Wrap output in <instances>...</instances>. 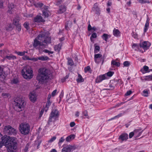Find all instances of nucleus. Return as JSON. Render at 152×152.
<instances>
[{"mask_svg":"<svg viewBox=\"0 0 152 152\" xmlns=\"http://www.w3.org/2000/svg\"><path fill=\"white\" fill-rule=\"evenodd\" d=\"M2 96H6L8 97V96H9V94H7V93L2 94Z\"/></svg>","mask_w":152,"mask_h":152,"instance_id":"obj_62","label":"nucleus"},{"mask_svg":"<svg viewBox=\"0 0 152 152\" xmlns=\"http://www.w3.org/2000/svg\"><path fill=\"white\" fill-rule=\"evenodd\" d=\"M17 143L15 142L10 141L7 145V152H17Z\"/></svg>","mask_w":152,"mask_h":152,"instance_id":"obj_6","label":"nucleus"},{"mask_svg":"<svg viewBox=\"0 0 152 152\" xmlns=\"http://www.w3.org/2000/svg\"><path fill=\"white\" fill-rule=\"evenodd\" d=\"M92 30V27L90 24H89L88 26V30L90 31Z\"/></svg>","mask_w":152,"mask_h":152,"instance_id":"obj_57","label":"nucleus"},{"mask_svg":"<svg viewBox=\"0 0 152 152\" xmlns=\"http://www.w3.org/2000/svg\"><path fill=\"white\" fill-rule=\"evenodd\" d=\"M94 60L96 63H99L100 61L98 60V59H100L101 61H102L103 63L104 61V59L103 58H102V55L98 53L95 54L94 56Z\"/></svg>","mask_w":152,"mask_h":152,"instance_id":"obj_13","label":"nucleus"},{"mask_svg":"<svg viewBox=\"0 0 152 152\" xmlns=\"http://www.w3.org/2000/svg\"><path fill=\"white\" fill-rule=\"evenodd\" d=\"M5 53H6L5 51H4V50H1L0 51V55H1V57H4V55Z\"/></svg>","mask_w":152,"mask_h":152,"instance_id":"obj_48","label":"nucleus"},{"mask_svg":"<svg viewBox=\"0 0 152 152\" xmlns=\"http://www.w3.org/2000/svg\"><path fill=\"white\" fill-rule=\"evenodd\" d=\"M6 78V76L3 72L0 73V80L1 81L4 80Z\"/></svg>","mask_w":152,"mask_h":152,"instance_id":"obj_32","label":"nucleus"},{"mask_svg":"<svg viewBox=\"0 0 152 152\" xmlns=\"http://www.w3.org/2000/svg\"><path fill=\"white\" fill-rule=\"evenodd\" d=\"M106 74H104L102 75H100L97 77L96 80V82L97 83H99L101 82L103 80L107 79Z\"/></svg>","mask_w":152,"mask_h":152,"instance_id":"obj_14","label":"nucleus"},{"mask_svg":"<svg viewBox=\"0 0 152 152\" xmlns=\"http://www.w3.org/2000/svg\"><path fill=\"white\" fill-rule=\"evenodd\" d=\"M14 109L17 111L20 112L23 109L26 105L25 101L22 98L17 97L14 100Z\"/></svg>","mask_w":152,"mask_h":152,"instance_id":"obj_3","label":"nucleus"},{"mask_svg":"<svg viewBox=\"0 0 152 152\" xmlns=\"http://www.w3.org/2000/svg\"><path fill=\"white\" fill-rule=\"evenodd\" d=\"M19 18L18 16L15 17L13 20V24L16 26L17 29L18 31H20L21 30V25L19 23Z\"/></svg>","mask_w":152,"mask_h":152,"instance_id":"obj_9","label":"nucleus"},{"mask_svg":"<svg viewBox=\"0 0 152 152\" xmlns=\"http://www.w3.org/2000/svg\"><path fill=\"white\" fill-rule=\"evenodd\" d=\"M43 52L46 53H48V54H53V52L50 51L47 49L44 50Z\"/></svg>","mask_w":152,"mask_h":152,"instance_id":"obj_44","label":"nucleus"},{"mask_svg":"<svg viewBox=\"0 0 152 152\" xmlns=\"http://www.w3.org/2000/svg\"><path fill=\"white\" fill-rule=\"evenodd\" d=\"M68 23H66L65 25V28L66 29H67V30H68V29L69 28V27L68 26Z\"/></svg>","mask_w":152,"mask_h":152,"instance_id":"obj_60","label":"nucleus"},{"mask_svg":"<svg viewBox=\"0 0 152 152\" xmlns=\"http://www.w3.org/2000/svg\"><path fill=\"white\" fill-rule=\"evenodd\" d=\"M68 64L70 66L73 65L74 63L72 60L70 58H68Z\"/></svg>","mask_w":152,"mask_h":152,"instance_id":"obj_39","label":"nucleus"},{"mask_svg":"<svg viewBox=\"0 0 152 152\" xmlns=\"http://www.w3.org/2000/svg\"><path fill=\"white\" fill-rule=\"evenodd\" d=\"M69 75H66L64 78V79L63 80L62 82H63L64 81L66 80V79L68 78L69 77Z\"/></svg>","mask_w":152,"mask_h":152,"instance_id":"obj_61","label":"nucleus"},{"mask_svg":"<svg viewBox=\"0 0 152 152\" xmlns=\"http://www.w3.org/2000/svg\"><path fill=\"white\" fill-rule=\"evenodd\" d=\"M23 59H27V60H30V59L29 58V57L27 56H25L24 57H23Z\"/></svg>","mask_w":152,"mask_h":152,"instance_id":"obj_63","label":"nucleus"},{"mask_svg":"<svg viewBox=\"0 0 152 152\" xmlns=\"http://www.w3.org/2000/svg\"><path fill=\"white\" fill-rule=\"evenodd\" d=\"M148 67L147 66H144L142 69H141L140 71L143 73H144V71L145 72H147L148 70Z\"/></svg>","mask_w":152,"mask_h":152,"instance_id":"obj_34","label":"nucleus"},{"mask_svg":"<svg viewBox=\"0 0 152 152\" xmlns=\"http://www.w3.org/2000/svg\"><path fill=\"white\" fill-rule=\"evenodd\" d=\"M128 138V134L126 133L121 134L119 137L118 139L122 140V141H126Z\"/></svg>","mask_w":152,"mask_h":152,"instance_id":"obj_17","label":"nucleus"},{"mask_svg":"<svg viewBox=\"0 0 152 152\" xmlns=\"http://www.w3.org/2000/svg\"><path fill=\"white\" fill-rule=\"evenodd\" d=\"M33 72L31 68L28 66L23 67L21 70L22 75L26 79H30L32 78L33 76Z\"/></svg>","mask_w":152,"mask_h":152,"instance_id":"obj_4","label":"nucleus"},{"mask_svg":"<svg viewBox=\"0 0 152 152\" xmlns=\"http://www.w3.org/2000/svg\"><path fill=\"white\" fill-rule=\"evenodd\" d=\"M149 92V90L146 89L142 91V95L145 97H148V94Z\"/></svg>","mask_w":152,"mask_h":152,"instance_id":"obj_29","label":"nucleus"},{"mask_svg":"<svg viewBox=\"0 0 152 152\" xmlns=\"http://www.w3.org/2000/svg\"><path fill=\"white\" fill-rule=\"evenodd\" d=\"M25 53V52L24 51L23 52H17V54L20 56H23L24 55Z\"/></svg>","mask_w":152,"mask_h":152,"instance_id":"obj_46","label":"nucleus"},{"mask_svg":"<svg viewBox=\"0 0 152 152\" xmlns=\"http://www.w3.org/2000/svg\"><path fill=\"white\" fill-rule=\"evenodd\" d=\"M48 33L44 32L38 35L34 40L33 46L36 48L39 46V47L45 46L46 44L51 43V38L49 37Z\"/></svg>","mask_w":152,"mask_h":152,"instance_id":"obj_1","label":"nucleus"},{"mask_svg":"<svg viewBox=\"0 0 152 152\" xmlns=\"http://www.w3.org/2000/svg\"><path fill=\"white\" fill-rule=\"evenodd\" d=\"M54 117L52 116V115H50V117L48 119V124H49V123L51 122L52 121V118H53Z\"/></svg>","mask_w":152,"mask_h":152,"instance_id":"obj_51","label":"nucleus"},{"mask_svg":"<svg viewBox=\"0 0 152 152\" xmlns=\"http://www.w3.org/2000/svg\"><path fill=\"white\" fill-rule=\"evenodd\" d=\"M83 114L84 116H85L86 117H87V118H88V119L89 118V117L88 116V112L86 110L83 113Z\"/></svg>","mask_w":152,"mask_h":152,"instance_id":"obj_43","label":"nucleus"},{"mask_svg":"<svg viewBox=\"0 0 152 152\" xmlns=\"http://www.w3.org/2000/svg\"><path fill=\"white\" fill-rule=\"evenodd\" d=\"M15 6L14 4L12 3L9 4L8 6V12L10 13H12V10L14 8Z\"/></svg>","mask_w":152,"mask_h":152,"instance_id":"obj_22","label":"nucleus"},{"mask_svg":"<svg viewBox=\"0 0 152 152\" xmlns=\"http://www.w3.org/2000/svg\"><path fill=\"white\" fill-rule=\"evenodd\" d=\"M66 7L65 6L61 5L59 7V9L58 11V12L59 14H61L66 11Z\"/></svg>","mask_w":152,"mask_h":152,"instance_id":"obj_19","label":"nucleus"},{"mask_svg":"<svg viewBox=\"0 0 152 152\" xmlns=\"http://www.w3.org/2000/svg\"><path fill=\"white\" fill-rule=\"evenodd\" d=\"M132 48H133L135 49V50H136L138 48V45L137 44H133L132 46Z\"/></svg>","mask_w":152,"mask_h":152,"instance_id":"obj_45","label":"nucleus"},{"mask_svg":"<svg viewBox=\"0 0 152 152\" xmlns=\"http://www.w3.org/2000/svg\"><path fill=\"white\" fill-rule=\"evenodd\" d=\"M50 115H52L53 117H58V112L56 109H53L51 112L50 113Z\"/></svg>","mask_w":152,"mask_h":152,"instance_id":"obj_20","label":"nucleus"},{"mask_svg":"<svg viewBox=\"0 0 152 152\" xmlns=\"http://www.w3.org/2000/svg\"><path fill=\"white\" fill-rule=\"evenodd\" d=\"M75 123L74 122H72L70 124V126L71 127H73L75 125Z\"/></svg>","mask_w":152,"mask_h":152,"instance_id":"obj_54","label":"nucleus"},{"mask_svg":"<svg viewBox=\"0 0 152 152\" xmlns=\"http://www.w3.org/2000/svg\"><path fill=\"white\" fill-rule=\"evenodd\" d=\"M109 37H110V36H109V35L106 34H103L102 36V38L106 41H107Z\"/></svg>","mask_w":152,"mask_h":152,"instance_id":"obj_30","label":"nucleus"},{"mask_svg":"<svg viewBox=\"0 0 152 152\" xmlns=\"http://www.w3.org/2000/svg\"><path fill=\"white\" fill-rule=\"evenodd\" d=\"M43 12V15L45 17H48V16L49 14L48 13V12L45 11H42Z\"/></svg>","mask_w":152,"mask_h":152,"instance_id":"obj_40","label":"nucleus"},{"mask_svg":"<svg viewBox=\"0 0 152 152\" xmlns=\"http://www.w3.org/2000/svg\"><path fill=\"white\" fill-rule=\"evenodd\" d=\"M111 64L112 65L115 66H119L120 65V64L119 62H116L114 60L112 61Z\"/></svg>","mask_w":152,"mask_h":152,"instance_id":"obj_28","label":"nucleus"},{"mask_svg":"<svg viewBox=\"0 0 152 152\" xmlns=\"http://www.w3.org/2000/svg\"><path fill=\"white\" fill-rule=\"evenodd\" d=\"M76 80L78 83H81L83 82L84 81V80L82 76L80 74H78V78Z\"/></svg>","mask_w":152,"mask_h":152,"instance_id":"obj_25","label":"nucleus"},{"mask_svg":"<svg viewBox=\"0 0 152 152\" xmlns=\"http://www.w3.org/2000/svg\"><path fill=\"white\" fill-rule=\"evenodd\" d=\"M29 96L30 100L33 102H35L37 99V95L36 93L34 92H31Z\"/></svg>","mask_w":152,"mask_h":152,"instance_id":"obj_15","label":"nucleus"},{"mask_svg":"<svg viewBox=\"0 0 152 152\" xmlns=\"http://www.w3.org/2000/svg\"><path fill=\"white\" fill-rule=\"evenodd\" d=\"M113 34L115 37H118L120 36V32L118 29L114 28L113 32Z\"/></svg>","mask_w":152,"mask_h":152,"instance_id":"obj_24","label":"nucleus"},{"mask_svg":"<svg viewBox=\"0 0 152 152\" xmlns=\"http://www.w3.org/2000/svg\"><path fill=\"white\" fill-rule=\"evenodd\" d=\"M51 104V102L50 101H48V102L46 104V107H45L44 110L45 112H47L48 110V108L50 106Z\"/></svg>","mask_w":152,"mask_h":152,"instance_id":"obj_31","label":"nucleus"},{"mask_svg":"<svg viewBox=\"0 0 152 152\" xmlns=\"http://www.w3.org/2000/svg\"><path fill=\"white\" fill-rule=\"evenodd\" d=\"M64 147L61 150V152H70L73 151L76 148V147L75 145H67Z\"/></svg>","mask_w":152,"mask_h":152,"instance_id":"obj_8","label":"nucleus"},{"mask_svg":"<svg viewBox=\"0 0 152 152\" xmlns=\"http://www.w3.org/2000/svg\"><path fill=\"white\" fill-rule=\"evenodd\" d=\"M124 65L125 66H128L130 65L129 62L128 61H125L124 62Z\"/></svg>","mask_w":152,"mask_h":152,"instance_id":"obj_41","label":"nucleus"},{"mask_svg":"<svg viewBox=\"0 0 152 152\" xmlns=\"http://www.w3.org/2000/svg\"><path fill=\"white\" fill-rule=\"evenodd\" d=\"M114 72H111V71H110L108 72L106 74H105L106 75V76H107V77L108 78V77H111L114 74Z\"/></svg>","mask_w":152,"mask_h":152,"instance_id":"obj_36","label":"nucleus"},{"mask_svg":"<svg viewBox=\"0 0 152 152\" xmlns=\"http://www.w3.org/2000/svg\"><path fill=\"white\" fill-rule=\"evenodd\" d=\"M4 132L6 134L9 135H15L17 133L16 129L10 125L6 126L4 127Z\"/></svg>","mask_w":152,"mask_h":152,"instance_id":"obj_7","label":"nucleus"},{"mask_svg":"<svg viewBox=\"0 0 152 152\" xmlns=\"http://www.w3.org/2000/svg\"><path fill=\"white\" fill-rule=\"evenodd\" d=\"M56 137L55 136H53L52 138H51L50 140L48 141L49 142H51L53 141L54 140H56Z\"/></svg>","mask_w":152,"mask_h":152,"instance_id":"obj_47","label":"nucleus"},{"mask_svg":"<svg viewBox=\"0 0 152 152\" xmlns=\"http://www.w3.org/2000/svg\"><path fill=\"white\" fill-rule=\"evenodd\" d=\"M49 75L50 72L48 69L45 68L39 69L37 79L39 81V82L43 83L45 80L49 79Z\"/></svg>","mask_w":152,"mask_h":152,"instance_id":"obj_2","label":"nucleus"},{"mask_svg":"<svg viewBox=\"0 0 152 152\" xmlns=\"http://www.w3.org/2000/svg\"><path fill=\"white\" fill-rule=\"evenodd\" d=\"M91 69V68L89 66H88L85 68L84 70L85 72H87L88 71H89Z\"/></svg>","mask_w":152,"mask_h":152,"instance_id":"obj_42","label":"nucleus"},{"mask_svg":"<svg viewBox=\"0 0 152 152\" xmlns=\"http://www.w3.org/2000/svg\"><path fill=\"white\" fill-rule=\"evenodd\" d=\"M38 60L42 61H45L48 60L49 58L47 56H41L38 57Z\"/></svg>","mask_w":152,"mask_h":152,"instance_id":"obj_27","label":"nucleus"},{"mask_svg":"<svg viewBox=\"0 0 152 152\" xmlns=\"http://www.w3.org/2000/svg\"><path fill=\"white\" fill-rule=\"evenodd\" d=\"M132 93V91L131 90H129L127 91L126 93L125 94V95L127 96L130 95Z\"/></svg>","mask_w":152,"mask_h":152,"instance_id":"obj_49","label":"nucleus"},{"mask_svg":"<svg viewBox=\"0 0 152 152\" xmlns=\"http://www.w3.org/2000/svg\"><path fill=\"white\" fill-rule=\"evenodd\" d=\"M45 20L42 18V17L40 15H37L35 17L34 19V21L35 22H44Z\"/></svg>","mask_w":152,"mask_h":152,"instance_id":"obj_16","label":"nucleus"},{"mask_svg":"<svg viewBox=\"0 0 152 152\" xmlns=\"http://www.w3.org/2000/svg\"><path fill=\"white\" fill-rule=\"evenodd\" d=\"M141 129H135L134 131V133L135 137H139L141 134L142 131L141 130Z\"/></svg>","mask_w":152,"mask_h":152,"instance_id":"obj_18","label":"nucleus"},{"mask_svg":"<svg viewBox=\"0 0 152 152\" xmlns=\"http://www.w3.org/2000/svg\"><path fill=\"white\" fill-rule=\"evenodd\" d=\"M151 45V43L148 41H144L140 43V47H142L144 50L148 49Z\"/></svg>","mask_w":152,"mask_h":152,"instance_id":"obj_11","label":"nucleus"},{"mask_svg":"<svg viewBox=\"0 0 152 152\" xmlns=\"http://www.w3.org/2000/svg\"><path fill=\"white\" fill-rule=\"evenodd\" d=\"M122 113H120V114H119L118 115H116V116H115V117H114V118H112L111 119V120L112 119H113L114 118H119L120 117H121V116H122Z\"/></svg>","mask_w":152,"mask_h":152,"instance_id":"obj_52","label":"nucleus"},{"mask_svg":"<svg viewBox=\"0 0 152 152\" xmlns=\"http://www.w3.org/2000/svg\"><path fill=\"white\" fill-rule=\"evenodd\" d=\"M149 21L148 18H147V20L146 21V23L145 24L144 28V32H146L148 29V28L149 26Z\"/></svg>","mask_w":152,"mask_h":152,"instance_id":"obj_23","label":"nucleus"},{"mask_svg":"<svg viewBox=\"0 0 152 152\" xmlns=\"http://www.w3.org/2000/svg\"><path fill=\"white\" fill-rule=\"evenodd\" d=\"M3 7V2L2 1L0 2V8H2Z\"/></svg>","mask_w":152,"mask_h":152,"instance_id":"obj_56","label":"nucleus"},{"mask_svg":"<svg viewBox=\"0 0 152 152\" xmlns=\"http://www.w3.org/2000/svg\"><path fill=\"white\" fill-rule=\"evenodd\" d=\"M20 131L24 135L28 134L30 132V126L28 124L23 123L20 125Z\"/></svg>","mask_w":152,"mask_h":152,"instance_id":"obj_5","label":"nucleus"},{"mask_svg":"<svg viewBox=\"0 0 152 152\" xmlns=\"http://www.w3.org/2000/svg\"><path fill=\"white\" fill-rule=\"evenodd\" d=\"M75 138V135L73 134H71L68 136L66 138V141L67 142H70L72 140L74 139Z\"/></svg>","mask_w":152,"mask_h":152,"instance_id":"obj_26","label":"nucleus"},{"mask_svg":"<svg viewBox=\"0 0 152 152\" xmlns=\"http://www.w3.org/2000/svg\"><path fill=\"white\" fill-rule=\"evenodd\" d=\"M37 5H38L39 7H42L43 6V4L42 3H38L37 4Z\"/></svg>","mask_w":152,"mask_h":152,"instance_id":"obj_58","label":"nucleus"},{"mask_svg":"<svg viewBox=\"0 0 152 152\" xmlns=\"http://www.w3.org/2000/svg\"><path fill=\"white\" fill-rule=\"evenodd\" d=\"M18 82V80L17 79H14L12 81L13 83H14V84L17 83Z\"/></svg>","mask_w":152,"mask_h":152,"instance_id":"obj_53","label":"nucleus"},{"mask_svg":"<svg viewBox=\"0 0 152 152\" xmlns=\"http://www.w3.org/2000/svg\"><path fill=\"white\" fill-rule=\"evenodd\" d=\"M29 23L28 22H26L24 24L23 26L27 30H28L29 29Z\"/></svg>","mask_w":152,"mask_h":152,"instance_id":"obj_35","label":"nucleus"},{"mask_svg":"<svg viewBox=\"0 0 152 152\" xmlns=\"http://www.w3.org/2000/svg\"><path fill=\"white\" fill-rule=\"evenodd\" d=\"M62 46V43H60L56 45L54 47L55 50L59 52L61 49Z\"/></svg>","mask_w":152,"mask_h":152,"instance_id":"obj_21","label":"nucleus"},{"mask_svg":"<svg viewBox=\"0 0 152 152\" xmlns=\"http://www.w3.org/2000/svg\"><path fill=\"white\" fill-rule=\"evenodd\" d=\"M92 10L97 15H100L101 11L97 3H95L94 5Z\"/></svg>","mask_w":152,"mask_h":152,"instance_id":"obj_12","label":"nucleus"},{"mask_svg":"<svg viewBox=\"0 0 152 152\" xmlns=\"http://www.w3.org/2000/svg\"><path fill=\"white\" fill-rule=\"evenodd\" d=\"M99 50L100 47L99 46L96 45L95 46L94 50V53H97Z\"/></svg>","mask_w":152,"mask_h":152,"instance_id":"obj_37","label":"nucleus"},{"mask_svg":"<svg viewBox=\"0 0 152 152\" xmlns=\"http://www.w3.org/2000/svg\"><path fill=\"white\" fill-rule=\"evenodd\" d=\"M134 135V132H130L129 135V138H132Z\"/></svg>","mask_w":152,"mask_h":152,"instance_id":"obj_50","label":"nucleus"},{"mask_svg":"<svg viewBox=\"0 0 152 152\" xmlns=\"http://www.w3.org/2000/svg\"><path fill=\"white\" fill-rule=\"evenodd\" d=\"M5 58H7V59L9 60H10L12 59L14 60L15 59H16V57L15 56L13 55L6 56L5 57Z\"/></svg>","mask_w":152,"mask_h":152,"instance_id":"obj_33","label":"nucleus"},{"mask_svg":"<svg viewBox=\"0 0 152 152\" xmlns=\"http://www.w3.org/2000/svg\"><path fill=\"white\" fill-rule=\"evenodd\" d=\"M10 137L8 136L5 137H1V140L0 141V145H4L7 146V145L9 142Z\"/></svg>","mask_w":152,"mask_h":152,"instance_id":"obj_10","label":"nucleus"},{"mask_svg":"<svg viewBox=\"0 0 152 152\" xmlns=\"http://www.w3.org/2000/svg\"><path fill=\"white\" fill-rule=\"evenodd\" d=\"M56 91H57V90H55L53 91V92H52V95L53 96H55V95L56 93Z\"/></svg>","mask_w":152,"mask_h":152,"instance_id":"obj_55","label":"nucleus"},{"mask_svg":"<svg viewBox=\"0 0 152 152\" xmlns=\"http://www.w3.org/2000/svg\"><path fill=\"white\" fill-rule=\"evenodd\" d=\"M50 152H57V151L55 149H52L51 151H50Z\"/></svg>","mask_w":152,"mask_h":152,"instance_id":"obj_64","label":"nucleus"},{"mask_svg":"<svg viewBox=\"0 0 152 152\" xmlns=\"http://www.w3.org/2000/svg\"><path fill=\"white\" fill-rule=\"evenodd\" d=\"M64 140V139L63 137H61L59 140V142H63Z\"/></svg>","mask_w":152,"mask_h":152,"instance_id":"obj_59","label":"nucleus"},{"mask_svg":"<svg viewBox=\"0 0 152 152\" xmlns=\"http://www.w3.org/2000/svg\"><path fill=\"white\" fill-rule=\"evenodd\" d=\"M97 37V34H96L95 33H93L91 37H90V39L91 41H92V39L93 38H96Z\"/></svg>","mask_w":152,"mask_h":152,"instance_id":"obj_38","label":"nucleus"}]
</instances>
